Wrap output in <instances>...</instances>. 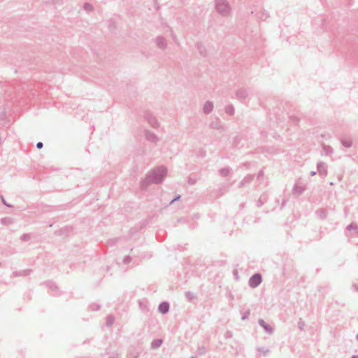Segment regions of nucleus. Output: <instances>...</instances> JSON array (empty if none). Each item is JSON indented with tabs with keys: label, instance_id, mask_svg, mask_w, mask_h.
Segmentation results:
<instances>
[{
	"label": "nucleus",
	"instance_id": "obj_4",
	"mask_svg": "<svg viewBox=\"0 0 358 358\" xmlns=\"http://www.w3.org/2000/svg\"><path fill=\"white\" fill-rule=\"evenodd\" d=\"M144 118L154 129L159 127V124L157 118L150 111L145 112Z\"/></svg>",
	"mask_w": 358,
	"mask_h": 358
},
{
	"label": "nucleus",
	"instance_id": "obj_6",
	"mask_svg": "<svg viewBox=\"0 0 358 358\" xmlns=\"http://www.w3.org/2000/svg\"><path fill=\"white\" fill-rule=\"evenodd\" d=\"M145 137L147 141L152 143H157L159 141L158 136L149 130L145 131Z\"/></svg>",
	"mask_w": 358,
	"mask_h": 358
},
{
	"label": "nucleus",
	"instance_id": "obj_10",
	"mask_svg": "<svg viewBox=\"0 0 358 358\" xmlns=\"http://www.w3.org/2000/svg\"><path fill=\"white\" fill-rule=\"evenodd\" d=\"M248 96V91L244 88L238 89L236 92V96L241 101L245 100Z\"/></svg>",
	"mask_w": 358,
	"mask_h": 358
},
{
	"label": "nucleus",
	"instance_id": "obj_20",
	"mask_svg": "<svg viewBox=\"0 0 358 358\" xmlns=\"http://www.w3.org/2000/svg\"><path fill=\"white\" fill-rule=\"evenodd\" d=\"M323 151L327 155H330L334 152V149L330 145L322 144V145Z\"/></svg>",
	"mask_w": 358,
	"mask_h": 358
},
{
	"label": "nucleus",
	"instance_id": "obj_51",
	"mask_svg": "<svg viewBox=\"0 0 358 358\" xmlns=\"http://www.w3.org/2000/svg\"><path fill=\"white\" fill-rule=\"evenodd\" d=\"M89 342H90V340H89V339H87V340H85V341L83 342V344L88 343Z\"/></svg>",
	"mask_w": 358,
	"mask_h": 358
},
{
	"label": "nucleus",
	"instance_id": "obj_43",
	"mask_svg": "<svg viewBox=\"0 0 358 358\" xmlns=\"http://www.w3.org/2000/svg\"><path fill=\"white\" fill-rule=\"evenodd\" d=\"M195 182H196V180L192 179L191 177H189V178H188V183H189V185H192L195 184Z\"/></svg>",
	"mask_w": 358,
	"mask_h": 358
},
{
	"label": "nucleus",
	"instance_id": "obj_1",
	"mask_svg": "<svg viewBox=\"0 0 358 358\" xmlns=\"http://www.w3.org/2000/svg\"><path fill=\"white\" fill-rule=\"evenodd\" d=\"M167 169L164 166H158L152 169L141 182V187L145 188L151 183L159 184L162 182L166 175Z\"/></svg>",
	"mask_w": 358,
	"mask_h": 358
},
{
	"label": "nucleus",
	"instance_id": "obj_2",
	"mask_svg": "<svg viewBox=\"0 0 358 358\" xmlns=\"http://www.w3.org/2000/svg\"><path fill=\"white\" fill-rule=\"evenodd\" d=\"M215 8L223 16L228 15L231 12V6L226 0H215Z\"/></svg>",
	"mask_w": 358,
	"mask_h": 358
},
{
	"label": "nucleus",
	"instance_id": "obj_49",
	"mask_svg": "<svg viewBox=\"0 0 358 358\" xmlns=\"http://www.w3.org/2000/svg\"><path fill=\"white\" fill-rule=\"evenodd\" d=\"M287 201V199L283 200V201H282V203L281 204V206H280V209L284 208V206L286 205Z\"/></svg>",
	"mask_w": 358,
	"mask_h": 358
},
{
	"label": "nucleus",
	"instance_id": "obj_36",
	"mask_svg": "<svg viewBox=\"0 0 358 358\" xmlns=\"http://www.w3.org/2000/svg\"><path fill=\"white\" fill-rule=\"evenodd\" d=\"M131 261V257L129 255L124 257V258L123 259V262L124 264H129Z\"/></svg>",
	"mask_w": 358,
	"mask_h": 358
},
{
	"label": "nucleus",
	"instance_id": "obj_34",
	"mask_svg": "<svg viewBox=\"0 0 358 358\" xmlns=\"http://www.w3.org/2000/svg\"><path fill=\"white\" fill-rule=\"evenodd\" d=\"M185 296L189 299V300H192L194 298V295L192 292H185Z\"/></svg>",
	"mask_w": 358,
	"mask_h": 358
},
{
	"label": "nucleus",
	"instance_id": "obj_24",
	"mask_svg": "<svg viewBox=\"0 0 358 358\" xmlns=\"http://www.w3.org/2000/svg\"><path fill=\"white\" fill-rule=\"evenodd\" d=\"M268 17V14L266 10H263L262 11L257 13V17L262 20H265Z\"/></svg>",
	"mask_w": 358,
	"mask_h": 358
},
{
	"label": "nucleus",
	"instance_id": "obj_3",
	"mask_svg": "<svg viewBox=\"0 0 358 358\" xmlns=\"http://www.w3.org/2000/svg\"><path fill=\"white\" fill-rule=\"evenodd\" d=\"M262 281V275L259 273H256L250 278L248 285L250 287L255 288L261 284Z\"/></svg>",
	"mask_w": 358,
	"mask_h": 358
},
{
	"label": "nucleus",
	"instance_id": "obj_15",
	"mask_svg": "<svg viewBox=\"0 0 358 358\" xmlns=\"http://www.w3.org/2000/svg\"><path fill=\"white\" fill-rule=\"evenodd\" d=\"M6 110H9V107L5 108L0 112V120L3 122V125L7 124L9 121L6 119Z\"/></svg>",
	"mask_w": 358,
	"mask_h": 358
},
{
	"label": "nucleus",
	"instance_id": "obj_11",
	"mask_svg": "<svg viewBox=\"0 0 358 358\" xmlns=\"http://www.w3.org/2000/svg\"><path fill=\"white\" fill-rule=\"evenodd\" d=\"M169 308L170 306L167 301H162L158 306V310L160 313L164 315L169 312Z\"/></svg>",
	"mask_w": 358,
	"mask_h": 358
},
{
	"label": "nucleus",
	"instance_id": "obj_13",
	"mask_svg": "<svg viewBox=\"0 0 358 358\" xmlns=\"http://www.w3.org/2000/svg\"><path fill=\"white\" fill-rule=\"evenodd\" d=\"M213 109V103L210 101H207L203 107V111L205 114H209Z\"/></svg>",
	"mask_w": 358,
	"mask_h": 358
},
{
	"label": "nucleus",
	"instance_id": "obj_38",
	"mask_svg": "<svg viewBox=\"0 0 358 358\" xmlns=\"http://www.w3.org/2000/svg\"><path fill=\"white\" fill-rule=\"evenodd\" d=\"M358 229V227L357 224H349L348 227H347V229L348 230H350V229Z\"/></svg>",
	"mask_w": 358,
	"mask_h": 358
},
{
	"label": "nucleus",
	"instance_id": "obj_5",
	"mask_svg": "<svg viewBox=\"0 0 358 358\" xmlns=\"http://www.w3.org/2000/svg\"><path fill=\"white\" fill-rule=\"evenodd\" d=\"M210 127L217 130H224V124L218 118H215L211 121L210 123Z\"/></svg>",
	"mask_w": 358,
	"mask_h": 358
},
{
	"label": "nucleus",
	"instance_id": "obj_48",
	"mask_svg": "<svg viewBox=\"0 0 358 358\" xmlns=\"http://www.w3.org/2000/svg\"><path fill=\"white\" fill-rule=\"evenodd\" d=\"M43 147V143L42 142H38L36 143V148L38 149H41Z\"/></svg>",
	"mask_w": 358,
	"mask_h": 358
},
{
	"label": "nucleus",
	"instance_id": "obj_32",
	"mask_svg": "<svg viewBox=\"0 0 358 358\" xmlns=\"http://www.w3.org/2000/svg\"><path fill=\"white\" fill-rule=\"evenodd\" d=\"M90 309L93 311L99 310L101 308V306L99 304L96 303H92L90 306Z\"/></svg>",
	"mask_w": 358,
	"mask_h": 358
},
{
	"label": "nucleus",
	"instance_id": "obj_46",
	"mask_svg": "<svg viewBox=\"0 0 358 358\" xmlns=\"http://www.w3.org/2000/svg\"><path fill=\"white\" fill-rule=\"evenodd\" d=\"M264 176V172L263 171H259L257 173V179H261Z\"/></svg>",
	"mask_w": 358,
	"mask_h": 358
},
{
	"label": "nucleus",
	"instance_id": "obj_39",
	"mask_svg": "<svg viewBox=\"0 0 358 358\" xmlns=\"http://www.w3.org/2000/svg\"><path fill=\"white\" fill-rule=\"evenodd\" d=\"M224 336H225L226 338H231L232 337V332L230 331H227L225 333Z\"/></svg>",
	"mask_w": 358,
	"mask_h": 358
},
{
	"label": "nucleus",
	"instance_id": "obj_53",
	"mask_svg": "<svg viewBox=\"0 0 358 358\" xmlns=\"http://www.w3.org/2000/svg\"><path fill=\"white\" fill-rule=\"evenodd\" d=\"M354 287H355V289H356L357 291H358V286H357V285H354Z\"/></svg>",
	"mask_w": 358,
	"mask_h": 358
},
{
	"label": "nucleus",
	"instance_id": "obj_25",
	"mask_svg": "<svg viewBox=\"0 0 358 358\" xmlns=\"http://www.w3.org/2000/svg\"><path fill=\"white\" fill-rule=\"evenodd\" d=\"M46 286L52 291L54 292L57 289V286L56 284L52 281H47L45 282Z\"/></svg>",
	"mask_w": 358,
	"mask_h": 358
},
{
	"label": "nucleus",
	"instance_id": "obj_28",
	"mask_svg": "<svg viewBox=\"0 0 358 358\" xmlns=\"http://www.w3.org/2000/svg\"><path fill=\"white\" fill-rule=\"evenodd\" d=\"M225 113L228 115H232L234 113V108L232 105H228L225 107Z\"/></svg>",
	"mask_w": 358,
	"mask_h": 358
},
{
	"label": "nucleus",
	"instance_id": "obj_56",
	"mask_svg": "<svg viewBox=\"0 0 358 358\" xmlns=\"http://www.w3.org/2000/svg\"><path fill=\"white\" fill-rule=\"evenodd\" d=\"M190 358H196V357L192 356Z\"/></svg>",
	"mask_w": 358,
	"mask_h": 358
},
{
	"label": "nucleus",
	"instance_id": "obj_16",
	"mask_svg": "<svg viewBox=\"0 0 358 358\" xmlns=\"http://www.w3.org/2000/svg\"><path fill=\"white\" fill-rule=\"evenodd\" d=\"M163 343V340L161 338L155 339L151 343V348L153 350L159 348Z\"/></svg>",
	"mask_w": 358,
	"mask_h": 358
},
{
	"label": "nucleus",
	"instance_id": "obj_37",
	"mask_svg": "<svg viewBox=\"0 0 358 358\" xmlns=\"http://www.w3.org/2000/svg\"><path fill=\"white\" fill-rule=\"evenodd\" d=\"M1 199L2 203H3L6 206H7V207H8V208H12V207H13V206H12V205H10V204H9L8 203H7V202H6V201L5 200V199L3 198V196H1Z\"/></svg>",
	"mask_w": 358,
	"mask_h": 358
},
{
	"label": "nucleus",
	"instance_id": "obj_41",
	"mask_svg": "<svg viewBox=\"0 0 358 358\" xmlns=\"http://www.w3.org/2000/svg\"><path fill=\"white\" fill-rule=\"evenodd\" d=\"M257 350L258 351H262V352H263L264 355H266L267 352H268V349L264 350L263 348H258Z\"/></svg>",
	"mask_w": 358,
	"mask_h": 358
},
{
	"label": "nucleus",
	"instance_id": "obj_21",
	"mask_svg": "<svg viewBox=\"0 0 358 358\" xmlns=\"http://www.w3.org/2000/svg\"><path fill=\"white\" fill-rule=\"evenodd\" d=\"M0 222L3 225H10L13 223V219L11 217H3L0 220Z\"/></svg>",
	"mask_w": 358,
	"mask_h": 358
},
{
	"label": "nucleus",
	"instance_id": "obj_47",
	"mask_svg": "<svg viewBox=\"0 0 358 358\" xmlns=\"http://www.w3.org/2000/svg\"><path fill=\"white\" fill-rule=\"evenodd\" d=\"M233 274H234L235 278L238 280L239 279L238 271L237 270H234Z\"/></svg>",
	"mask_w": 358,
	"mask_h": 358
},
{
	"label": "nucleus",
	"instance_id": "obj_50",
	"mask_svg": "<svg viewBox=\"0 0 358 358\" xmlns=\"http://www.w3.org/2000/svg\"><path fill=\"white\" fill-rule=\"evenodd\" d=\"M315 175H316V171H312L310 172V176H315Z\"/></svg>",
	"mask_w": 358,
	"mask_h": 358
},
{
	"label": "nucleus",
	"instance_id": "obj_31",
	"mask_svg": "<svg viewBox=\"0 0 358 358\" xmlns=\"http://www.w3.org/2000/svg\"><path fill=\"white\" fill-rule=\"evenodd\" d=\"M139 308L143 312H148L149 310L147 306L141 301L139 302Z\"/></svg>",
	"mask_w": 358,
	"mask_h": 358
},
{
	"label": "nucleus",
	"instance_id": "obj_33",
	"mask_svg": "<svg viewBox=\"0 0 358 358\" xmlns=\"http://www.w3.org/2000/svg\"><path fill=\"white\" fill-rule=\"evenodd\" d=\"M305 327V322L300 319L298 322V327L300 330H303V327Z\"/></svg>",
	"mask_w": 358,
	"mask_h": 358
},
{
	"label": "nucleus",
	"instance_id": "obj_14",
	"mask_svg": "<svg viewBox=\"0 0 358 358\" xmlns=\"http://www.w3.org/2000/svg\"><path fill=\"white\" fill-rule=\"evenodd\" d=\"M32 272L31 269H26L20 271H15L13 273V275L15 277L17 276H27Z\"/></svg>",
	"mask_w": 358,
	"mask_h": 358
},
{
	"label": "nucleus",
	"instance_id": "obj_18",
	"mask_svg": "<svg viewBox=\"0 0 358 358\" xmlns=\"http://www.w3.org/2000/svg\"><path fill=\"white\" fill-rule=\"evenodd\" d=\"M267 200V197L266 195L264 194H262L261 195V196L259 197V199L257 200V203H256V206L257 208H260L262 207L264 203Z\"/></svg>",
	"mask_w": 358,
	"mask_h": 358
},
{
	"label": "nucleus",
	"instance_id": "obj_40",
	"mask_svg": "<svg viewBox=\"0 0 358 358\" xmlns=\"http://www.w3.org/2000/svg\"><path fill=\"white\" fill-rule=\"evenodd\" d=\"M249 315H250V312H249V311H247V312L244 313L243 314V315H242V320H245L246 318H248V316H249Z\"/></svg>",
	"mask_w": 358,
	"mask_h": 358
},
{
	"label": "nucleus",
	"instance_id": "obj_52",
	"mask_svg": "<svg viewBox=\"0 0 358 358\" xmlns=\"http://www.w3.org/2000/svg\"><path fill=\"white\" fill-rule=\"evenodd\" d=\"M351 358H358V355H354L352 356Z\"/></svg>",
	"mask_w": 358,
	"mask_h": 358
},
{
	"label": "nucleus",
	"instance_id": "obj_29",
	"mask_svg": "<svg viewBox=\"0 0 358 358\" xmlns=\"http://www.w3.org/2000/svg\"><path fill=\"white\" fill-rule=\"evenodd\" d=\"M83 8L86 10V11H91L93 9V6L92 4H90V3H85L84 5H83Z\"/></svg>",
	"mask_w": 358,
	"mask_h": 358
},
{
	"label": "nucleus",
	"instance_id": "obj_19",
	"mask_svg": "<svg viewBox=\"0 0 358 358\" xmlns=\"http://www.w3.org/2000/svg\"><path fill=\"white\" fill-rule=\"evenodd\" d=\"M230 171H231V168L227 166V167H224V168L220 169L219 173L221 176L226 177V176H229V174L230 173Z\"/></svg>",
	"mask_w": 358,
	"mask_h": 358
},
{
	"label": "nucleus",
	"instance_id": "obj_23",
	"mask_svg": "<svg viewBox=\"0 0 358 358\" xmlns=\"http://www.w3.org/2000/svg\"><path fill=\"white\" fill-rule=\"evenodd\" d=\"M305 189L301 186H299L295 185L293 188V192L297 194L298 195H301L303 193Z\"/></svg>",
	"mask_w": 358,
	"mask_h": 358
},
{
	"label": "nucleus",
	"instance_id": "obj_44",
	"mask_svg": "<svg viewBox=\"0 0 358 358\" xmlns=\"http://www.w3.org/2000/svg\"><path fill=\"white\" fill-rule=\"evenodd\" d=\"M180 195H179V194H178V195L176 196H175V197H174V198L171 201L170 203H173V202H175V201H176L179 200V199H180Z\"/></svg>",
	"mask_w": 358,
	"mask_h": 358
},
{
	"label": "nucleus",
	"instance_id": "obj_9",
	"mask_svg": "<svg viewBox=\"0 0 358 358\" xmlns=\"http://www.w3.org/2000/svg\"><path fill=\"white\" fill-rule=\"evenodd\" d=\"M156 45L159 49L164 50L167 46L166 40L163 36H157L156 38Z\"/></svg>",
	"mask_w": 358,
	"mask_h": 358
},
{
	"label": "nucleus",
	"instance_id": "obj_12",
	"mask_svg": "<svg viewBox=\"0 0 358 358\" xmlns=\"http://www.w3.org/2000/svg\"><path fill=\"white\" fill-rule=\"evenodd\" d=\"M254 179L253 175H248L238 184V188H241L247 184L250 183Z\"/></svg>",
	"mask_w": 358,
	"mask_h": 358
},
{
	"label": "nucleus",
	"instance_id": "obj_30",
	"mask_svg": "<svg viewBox=\"0 0 358 358\" xmlns=\"http://www.w3.org/2000/svg\"><path fill=\"white\" fill-rule=\"evenodd\" d=\"M31 238V235L29 234H24L21 236L20 240L22 241H28Z\"/></svg>",
	"mask_w": 358,
	"mask_h": 358
},
{
	"label": "nucleus",
	"instance_id": "obj_55",
	"mask_svg": "<svg viewBox=\"0 0 358 358\" xmlns=\"http://www.w3.org/2000/svg\"><path fill=\"white\" fill-rule=\"evenodd\" d=\"M356 338L358 340V334L356 336Z\"/></svg>",
	"mask_w": 358,
	"mask_h": 358
},
{
	"label": "nucleus",
	"instance_id": "obj_54",
	"mask_svg": "<svg viewBox=\"0 0 358 358\" xmlns=\"http://www.w3.org/2000/svg\"><path fill=\"white\" fill-rule=\"evenodd\" d=\"M172 35H173V39L175 40L176 36H174L173 34H172Z\"/></svg>",
	"mask_w": 358,
	"mask_h": 358
},
{
	"label": "nucleus",
	"instance_id": "obj_17",
	"mask_svg": "<svg viewBox=\"0 0 358 358\" xmlns=\"http://www.w3.org/2000/svg\"><path fill=\"white\" fill-rule=\"evenodd\" d=\"M196 48L201 56L206 57L207 55L206 48L201 43H196Z\"/></svg>",
	"mask_w": 358,
	"mask_h": 358
},
{
	"label": "nucleus",
	"instance_id": "obj_7",
	"mask_svg": "<svg viewBox=\"0 0 358 358\" xmlns=\"http://www.w3.org/2000/svg\"><path fill=\"white\" fill-rule=\"evenodd\" d=\"M317 170L319 174L322 176H326L327 175V169L325 163L320 162L317 164Z\"/></svg>",
	"mask_w": 358,
	"mask_h": 358
},
{
	"label": "nucleus",
	"instance_id": "obj_22",
	"mask_svg": "<svg viewBox=\"0 0 358 358\" xmlns=\"http://www.w3.org/2000/svg\"><path fill=\"white\" fill-rule=\"evenodd\" d=\"M317 216L322 220H324L327 217V213L324 209H318L315 212Z\"/></svg>",
	"mask_w": 358,
	"mask_h": 358
},
{
	"label": "nucleus",
	"instance_id": "obj_35",
	"mask_svg": "<svg viewBox=\"0 0 358 358\" xmlns=\"http://www.w3.org/2000/svg\"><path fill=\"white\" fill-rule=\"evenodd\" d=\"M8 86L6 85H2L1 83H0V89H1V92H4L5 93L7 91V89H8Z\"/></svg>",
	"mask_w": 358,
	"mask_h": 358
},
{
	"label": "nucleus",
	"instance_id": "obj_26",
	"mask_svg": "<svg viewBox=\"0 0 358 358\" xmlns=\"http://www.w3.org/2000/svg\"><path fill=\"white\" fill-rule=\"evenodd\" d=\"M114 322H115L114 316L110 315L106 317V324L107 327L112 326Z\"/></svg>",
	"mask_w": 358,
	"mask_h": 358
},
{
	"label": "nucleus",
	"instance_id": "obj_27",
	"mask_svg": "<svg viewBox=\"0 0 358 358\" xmlns=\"http://www.w3.org/2000/svg\"><path fill=\"white\" fill-rule=\"evenodd\" d=\"M342 145L345 148H350L352 146V142L350 139L342 138L341 141Z\"/></svg>",
	"mask_w": 358,
	"mask_h": 358
},
{
	"label": "nucleus",
	"instance_id": "obj_42",
	"mask_svg": "<svg viewBox=\"0 0 358 358\" xmlns=\"http://www.w3.org/2000/svg\"><path fill=\"white\" fill-rule=\"evenodd\" d=\"M290 119L294 123H298L299 121V118L297 117H294V116L290 117Z\"/></svg>",
	"mask_w": 358,
	"mask_h": 358
},
{
	"label": "nucleus",
	"instance_id": "obj_45",
	"mask_svg": "<svg viewBox=\"0 0 358 358\" xmlns=\"http://www.w3.org/2000/svg\"><path fill=\"white\" fill-rule=\"evenodd\" d=\"M229 187V185H226L225 187H224L223 188H220V192H221V194L220 195L223 194H224V192H226L227 191V189Z\"/></svg>",
	"mask_w": 358,
	"mask_h": 358
},
{
	"label": "nucleus",
	"instance_id": "obj_8",
	"mask_svg": "<svg viewBox=\"0 0 358 358\" xmlns=\"http://www.w3.org/2000/svg\"><path fill=\"white\" fill-rule=\"evenodd\" d=\"M258 323L262 327L264 328V331L268 334H272L273 333V327L271 325L266 323L263 319H259L258 320Z\"/></svg>",
	"mask_w": 358,
	"mask_h": 358
}]
</instances>
